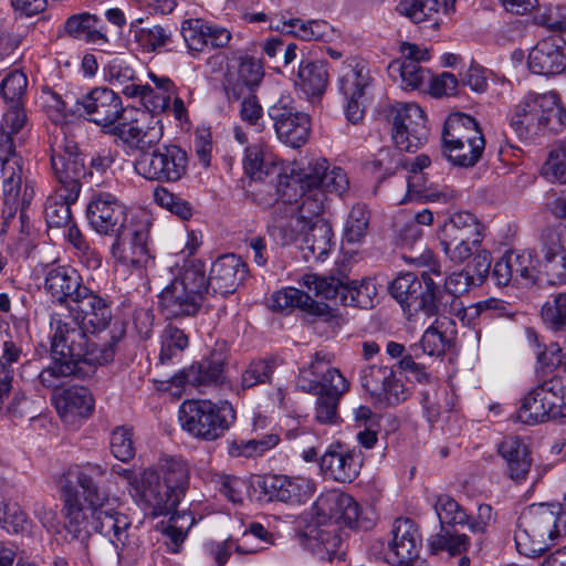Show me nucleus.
Instances as JSON below:
<instances>
[{
    "mask_svg": "<svg viewBox=\"0 0 566 566\" xmlns=\"http://www.w3.org/2000/svg\"><path fill=\"white\" fill-rule=\"evenodd\" d=\"M71 322L62 319L53 313L50 327L53 332L51 340L52 363L44 368L39 380L45 388H56L61 380L74 376L84 378L96 365L113 360L119 336L112 335L111 339L97 347L92 345L87 333H99L112 322L113 314L109 302L86 287L78 298L69 305Z\"/></svg>",
    "mask_w": 566,
    "mask_h": 566,
    "instance_id": "1",
    "label": "nucleus"
},
{
    "mask_svg": "<svg viewBox=\"0 0 566 566\" xmlns=\"http://www.w3.org/2000/svg\"><path fill=\"white\" fill-rule=\"evenodd\" d=\"M189 485V469L176 458L163 459L158 470L146 469L135 486L138 505L153 517L172 513Z\"/></svg>",
    "mask_w": 566,
    "mask_h": 566,
    "instance_id": "2",
    "label": "nucleus"
},
{
    "mask_svg": "<svg viewBox=\"0 0 566 566\" xmlns=\"http://www.w3.org/2000/svg\"><path fill=\"white\" fill-rule=\"evenodd\" d=\"M207 295L205 264L192 260L158 294V308L167 319L195 317L202 308Z\"/></svg>",
    "mask_w": 566,
    "mask_h": 566,
    "instance_id": "3",
    "label": "nucleus"
},
{
    "mask_svg": "<svg viewBox=\"0 0 566 566\" xmlns=\"http://www.w3.org/2000/svg\"><path fill=\"white\" fill-rule=\"evenodd\" d=\"M560 504L538 503L526 507L520 515L514 533L520 554L536 558L542 556L560 535Z\"/></svg>",
    "mask_w": 566,
    "mask_h": 566,
    "instance_id": "4",
    "label": "nucleus"
},
{
    "mask_svg": "<svg viewBox=\"0 0 566 566\" xmlns=\"http://www.w3.org/2000/svg\"><path fill=\"white\" fill-rule=\"evenodd\" d=\"M72 513V516L64 520V527L72 539L86 543L93 533H98L116 549H123L127 545L132 521L125 513L108 507L107 504L75 509Z\"/></svg>",
    "mask_w": 566,
    "mask_h": 566,
    "instance_id": "5",
    "label": "nucleus"
},
{
    "mask_svg": "<svg viewBox=\"0 0 566 566\" xmlns=\"http://www.w3.org/2000/svg\"><path fill=\"white\" fill-rule=\"evenodd\" d=\"M106 469L97 463H85L69 468L60 478L59 488L63 502L64 520L73 510L96 504H108L109 495L101 486Z\"/></svg>",
    "mask_w": 566,
    "mask_h": 566,
    "instance_id": "6",
    "label": "nucleus"
},
{
    "mask_svg": "<svg viewBox=\"0 0 566 566\" xmlns=\"http://www.w3.org/2000/svg\"><path fill=\"white\" fill-rule=\"evenodd\" d=\"M442 155L457 167L476 165L485 149L479 123L464 113L450 114L442 130Z\"/></svg>",
    "mask_w": 566,
    "mask_h": 566,
    "instance_id": "7",
    "label": "nucleus"
},
{
    "mask_svg": "<svg viewBox=\"0 0 566 566\" xmlns=\"http://www.w3.org/2000/svg\"><path fill=\"white\" fill-rule=\"evenodd\" d=\"M179 419L182 429L192 437L203 441H214L230 429L237 415L229 401L193 399L181 405Z\"/></svg>",
    "mask_w": 566,
    "mask_h": 566,
    "instance_id": "8",
    "label": "nucleus"
},
{
    "mask_svg": "<svg viewBox=\"0 0 566 566\" xmlns=\"http://www.w3.org/2000/svg\"><path fill=\"white\" fill-rule=\"evenodd\" d=\"M389 292L410 315L421 311L428 316H436L447 311L441 289L424 271L420 275L413 272L399 274L390 283Z\"/></svg>",
    "mask_w": 566,
    "mask_h": 566,
    "instance_id": "9",
    "label": "nucleus"
},
{
    "mask_svg": "<svg viewBox=\"0 0 566 566\" xmlns=\"http://www.w3.org/2000/svg\"><path fill=\"white\" fill-rule=\"evenodd\" d=\"M483 227L468 211L453 213L441 227L438 238L447 258L461 264L481 248Z\"/></svg>",
    "mask_w": 566,
    "mask_h": 566,
    "instance_id": "10",
    "label": "nucleus"
},
{
    "mask_svg": "<svg viewBox=\"0 0 566 566\" xmlns=\"http://www.w3.org/2000/svg\"><path fill=\"white\" fill-rule=\"evenodd\" d=\"M349 181L346 172L340 167H332L329 163L319 158L308 163L305 168L298 172H293L285 176L284 180L280 181V196L285 202H291L293 196L291 190L300 189H322L323 193L326 192L342 196L347 191Z\"/></svg>",
    "mask_w": 566,
    "mask_h": 566,
    "instance_id": "11",
    "label": "nucleus"
},
{
    "mask_svg": "<svg viewBox=\"0 0 566 566\" xmlns=\"http://www.w3.org/2000/svg\"><path fill=\"white\" fill-rule=\"evenodd\" d=\"M304 285L317 297L360 308L373 307V296L376 295V286L371 281L363 280L358 283L350 281L345 274H307L304 276Z\"/></svg>",
    "mask_w": 566,
    "mask_h": 566,
    "instance_id": "12",
    "label": "nucleus"
},
{
    "mask_svg": "<svg viewBox=\"0 0 566 566\" xmlns=\"http://www.w3.org/2000/svg\"><path fill=\"white\" fill-rule=\"evenodd\" d=\"M150 221L146 216L132 218L126 227L114 234L112 256L124 266L146 269L153 263L148 249Z\"/></svg>",
    "mask_w": 566,
    "mask_h": 566,
    "instance_id": "13",
    "label": "nucleus"
},
{
    "mask_svg": "<svg viewBox=\"0 0 566 566\" xmlns=\"http://www.w3.org/2000/svg\"><path fill=\"white\" fill-rule=\"evenodd\" d=\"M135 170L144 178L158 182H177L187 172V153L177 145L157 146L150 154L140 155Z\"/></svg>",
    "mask_w": 566,
    "mask_h": 566,
    "instance_id": "14",
    "label": "nucleus"
},
{
    "mask_svg": "<svg viewBox=\"0 0 566 566\" xmlns=\"http://www.w3.org/2000/svg\"><path fill=\"white\" fill-rule=\"evenodd\" d=\"M391 137L400 151L412 153L427 142L429 128L422 108L415 103L399 104L389 113Z\"/></svg>",
    "mask_w": 566,
    "mask_h": 566,
    "instance_id": "15",
    "label": "nucleus"
},
{
    "mask_svg": "<svg viewBox=\"0 0 566 566\" xmlns=\"http://www.w3.org/2000/svg\"><path fill=\"white\" fill-rule=\"evenodd\" d=\"M77 105L82 107L88 122L107 129L111 134L128 113H136L135 109L125 108L120 96L105 86L91 90L77 101Z\"/></svg>",
    "mask_w": 566,
    "mask_h": 566,
    "instance_id": "16",
    "label": "nucleus"
},
{
    "mask_svg": "<svg viewBox=\"0 0 566 566\" xmlns=\"http://www.w3.org/2000/svg\"><path fill=\"white\" fill-rule=\"evenodd\" d=\"M268 114L273 120L277 138L292 148L303 146L310 136L311 119L300 112L290 97H281L269 107Z\"/></svg>",
    "mask_w": 566,
    "mask_h": 566,
    "instance_id": "17",
    "label": "nucleus"
},
{
    "mask_svg": "<svg viewBox=\"0 0 566 566\" xmlns=\"http://www.w3.org/2000/svg\"><path fill=\"white\" fill-rule=\"evenodd\" d=\"M138 112L136 111L135 114ZM134 113H128L122 122H119L112 135L118 137L124 145L132 149L140 151V155L150 154V149H155L163 137V125L154 115L150 122L146 124L149 112H140L139 117H134Z\"/></svg>",
    "mask_w": 566,
    "mask_h": 566,
    "instance_id": "18",
    "label": "nucleus"
},
{
    "mask_svg": "<svg viewBox=\"0 0 566 566\" xmlns=\"http://www.w3.org/2000/svg\"><path fill=\"white\" fill-rule=\"evenodd\" d=\"M542 260L537 266L538 284L559 285L566 283V249L559 233L546 228L541 234Z\"/></svg>",
    "mask_w": 566,
    "mask_h": 566,
    "instance_id": "19",
    "label": "nucleus"
},
{
    "mask_svg": "<svg viewBox=\"0 0 566 566\" xmlns=\"http://www.w3.org/2000/svg\"><path fill=\"white\" fill-rule=\"evenodd\" d=\"M86 214L92 228L106 235H114L128 224L126 207L109 192H98L87 205Z\"/></svg>",
    "mask_w": 566,
    "mask_h": 566,
    "instance_id": "20",
    "label": "nucleus"
},
{
    "mask_svg": "<svg viewBox=\"0 0 566 566\" xmlns=\"http://www.w3.org/2000/svg\"><path fill=\"white\" fill-rule=\"evenodd\" d=\"M364 462L363 452L359 449H349L340 442L329 446L319 459L321 469L332 479L342 483L354 481Z\"/></svg>",
    "mask_w": 566,
    "mask_h": 566,
    "instance_id": "21",
    "label": "nucleus"
},
{
    "mask_svg": "<svg viewBox=\"0 0 566 566\" xmlns=\"http://www.w3.org/2000/svg\"><path fill=\"white\" fill-rule=\"evenodd\" d=\"M256 485L268 502L279 501L295 505L306 502L312 494L310 481L303 478L265 475L258 479Z\"/></svg>",
    "mask_w": 566,
    "mask_h": 566,
    "instance_id": "22",
    "label": "nucleus"
},
{
    "mask_svg": "<svg viewBox=\"0 0 566 566\" xmlns=\"http://www.w3.org/2000/svg\"><path fill=\"white\" fill-rule=\"evenodd\" d=\"M360 384L370 396L389 406L406 399L403 385L396 378L392 367L367 366L360 371Z\"/></svg>",
    "mask_w": 566,
    "mask_h": 566,
    "instance_id": "23",
    "label": "nucleus"
},
{
    "mask_svg": "<svg viewBox=\"0 0 566 566\" xmlns=\"http://www.w3.org/2000/svg\"><path fill=\"white\" fill-rule=\"evenodd\" d=\"M527 64L534 74L556 75L566 71V41L557 34L539 40L530 51Z\"/></svg>",
    "mask_w": 566,
    "mask_h": 566,
    "instance_id": "24",
    "label": "nucleus"
},
{
    "mask_svg": "<svg viewBox=\"0 0 566 566\" xmlns=\"http://www.w3.org/2000/svg\"><path fill=\"white\" fill-rule=\"evenodd\" d=\"M386 560L392 565L417 562L421 538L418 527L410 518H397L392 525Z\"/></svg>",
    "mask_w": 566,
    "mask_h": 566,
    "instance_id": "25",
    "label": "nucleus"
},
{
    "mask_svg": "<svg viewBox=\"0 0 566 566\" xmlns=\"http://www.w3.org/2000/svg\"><path fill=\"white\" fill-rule=\"evenodd\" d=\"M28 85L27 76L19 71L9 73L0 84V95L9 104L8 109L0 120L3 130L20 133L27 122V115L22 107L21 98Z\"/></svg>",
    "mask_w": 566,
    "mask_h": 566,
    "instance_id": "26",
    "label": "nucleus"
},
{
    "mask_svg": "<svg viewBox=\"0 0 566 566\" xmlns=\"http://www.w3.org/2000/svg\"><path fill=\"white\" fill-rule=\"evenodd\" d=\"M248 274L247 263L233 253L219 256L207 277L208 292L226 296L237 291Z\"/></svg>",
    "mask_w": 566,
    "mask_h": 566,
    "instance_id": "27",
    "label": "nucleus"
},
{
    "mask_svg": "<svg viewBox=\"0 0 566 566\" xmlns=\"http://www.w3.org/2000/svg\"><path fill=\"white\" fill-rule=\"evenodd\" d=\"M315 516H322L335 524L339 528L356 526L359 507L356 501L346 493L331 490L317 497L313 506Z\"/></svg>",
    "mask_w": 566,
    "mask_h": 566,
    "instance_id": "28",
    "label": "nucleus"
},
{
    "mask_svg": "<svg viewBox=\"0 0 566 566\" xmlns=\"http://www.w3.org/2000/svg\"><path fill=\"white\" fill-rule=\"evenodd\" d=\"M86 287L81 274L72 266L59 265L45 273L44 290L59 304L72 305Z\"/></svg>",
    "mask_w": 566,
    "mask_h": 566,
    "instance_id": "29",
    "label": "nucleus"
},
{
    "mask_svg": "<svg viewBox=\"0 0 566 566\" xmlns=\"http://www.w3.org/2000/svg\"><path fill=\"white\" fill-rule=\"evenodd\" d=\"M339 525L322 516H316L315 523L307 526L304 533V545L317 558L332 560L342 544Z\"/></svg>",
    "mask_w": 566,
    "mask_h": 566,
    "instance_id": "30",
    "label": "nucleus"
},
{
    "mask_svg": "<svg viewBox=\"0 0 566 566\" xmlns=\"http://www.w3.org/2000/svg\"><path fill=\"white\" fill-rule=\"evenodd\" d=\"M227 354L221 349H213L201 361L192 364L181 371L174 381L177 385H191L206 387L222 384L226 379Z\"/></svg>",
    "mask_w": 566,
    "mask_h": 566,
    "instance_id": "31",
    "label": "nucleus"
},
{
    "mask_svg": "<svg viewBox=\"0 0 566 566\" xmlns=\"http://www.w3.org/2000/svg\"><path fill=\"white\" fill-rule=\"evenodd\" d=\"M52 170L55 179L59 184L57 191L64 192L63 196L69 197V200L76 201L78 199L82 180L92 176V172L87 174L84 159H73L67 157L66 159L60 156L52 158Z\"/></svg>",
    "mask_w": 566,
    "mask_h": 566,
    "instance_id": "32",
    "label": "nucleus"
},
{
    "mask_svg": "<svg viewBox=\"0 0 566 566\" xmlns=\"http://www.w3.org/2000/svg\"><path fill=\"white\" fill-rule=\"evenodd\" d=\"M510 125L521 139H533L541 135L538 94L528 93L514 107Z\"/></svg>",
    "mask_w": 566,
    "mask_h": 566,
    "instance_id": "33",
    "label": "nucleus"
},
{
    "mask_svg": "<svg viewBox=\"0 0 566 566\" xmlns=\"http://www.w3.org/2000/svg\"><path fill=\"white\" fill-rule=\"evenodd\" d=\"M18 134L19 133L3 130L0 126V164L2 185H12L13 182H23L29 180L23 169V159L15 149V135Z\"/></svg>",
    "mask_w": 566,
    "mask_h": 566,
    "instance_id": "34",
    "label": "nucleus"
},
{
    "mask_svg": "<svg viewBox=\"0 0 566 566\" xmlns=\"http://www.w3.org/2000/svg\"><path fill=\"white\" fill-rule=\"evenodd\" d=\"M329 73L325 61H302L297 72L295 86L307 98H319L328 84Z\"/></svg>",
    "mask_w": 566,
    "mask_h": 566,
    "instance_id": "35",
    "label": "nucleus"
},
{
    "mask_svg": "<svg viewBox=\"0 0 566 566\" xmlns=\"http://www.w3.org/2000/svg\"><path fill=\"white\" fill-rule=\"evenodd\" d=\"M332 227L324 219H316L303 231L301 249L306 260L322 261L332 249Z\"/></svg>",
    "mask_w": 566,
    "mask_h": 566,
    "instance_id": "36",
    "label": "nucleus"
},
{
    "mask_svg": "<svg viewBox=\"0 0 566 566\" xmlns=\"http://www.w3.org/2000/svg\"><path fill=\"white\" fill-rule=\"evenodd\" d=\"M516 419L526 424L556 420L543 382L524 396Z\"/></svg>",
    "mask_w": 566,
    "mask_h": 566,
    "instance_id": "37",
    "label": "nucleus"
},
{
    "mask_svg": "<svg viewBox=\"0 0 566 566\" xmlns=\"http://www.w3.org/2000/svg\"><path fill=\"white\" fill-rule=\"evenodd\" d=\"M497 451L506 462L510 478L517 482L524 480L532 464L527 446L518 437H509L499 444Z\"/></svg>",
    "mask_w": 566,
    "mask_h": 566,
    "instance_id": "38",
    "label": "nucleus"
},
{
    "mask_svg": "<svg viewBox=\"0 0 566 566\" xmlns=\"http://www.w3.org/2000/svg\"><path fill=\"white\" fill-rule=\"evenodd\" d=\"M293 200L297 205L295 212L296 226H302L304 230L310 223L321 219L319 216L324 209V201L326 199L322 189H300L291 190Z\"/></svg>",
    "mask_w": 566,
    "mask_h": 566,
    "instance_id": "39",
    "label": "nucleus"
},
{
    "mask_svg": "<svg viewBox=\"0 0 566 566\" xmlns=\"http://www.w3.org/2000/svg\"><path fill=\"white\" fill-rule=\"evenodd\" d=\"M55 407L61 416L88 417L94 409V399L86 387L73 386L56 397Z\"/></svg>",
    "mask_w": 566,
    "mask_h": 566,
    "instance_id": "40",
    "label": "nucleus"
},
{
    "mask_svg": "<svg viewBox=\"0 0 566 566\" xmlns=\"http://www.w3.org/2000/svg\"><path fill=\"white\" fill-rule=\"evenodd\" d=\"M244 172L253 180H264L268 177L277 179V192L280 193V181L286 175H282V166L264 158L263 150L259 145L248 146L243 158Z\"/></svg>",
    "mask_w": 566,
    "mask_h": 566,
    "instance_id": "41",
    "label": "nucleus"
},
{
    "mask_svg": "<svg viewBox=\"0 0 566 566\" xmlns=\"http://www.w3.org/2000/svg\"><path fill=\"white\" fill-rule=\"evenodd\" d=\"M34 193V187L30 180L2 185V218L4 226H9L11 221H14L19 207L30 206Z\"/></svg>",
    "mask_w": 566,
    "mask_h": 566,
    "instance_id": "42",
    "label": "nucleus"
},
{
    "mask_svg": "<svg viewBox=\"0 0 566 566\" xmlns=\"http://www.w3.org/2000/svg\"><path fill=\"white\" fill-rule=\"evenodd\" d=\"M541 135L558 133L566 127V109L556 93L538 94Z\"/></svg>",
    "mask_w": 566,
    "mask_h": 566,
    "instance_id": "43",
    "label": "nucleus"
},
{
    "mask_svg": "<svg viewBox=\"0 0 566 566\" xmlns=\"http://www.w3.org/2000/svg\"><path fill=\"white\" fill-rule=\"evenodd\" d=\"M431 160L429 156L422 154L413 159L405 158L400 151H396L390 156L389 150H381L379 158L373 161L376 168L385 167L387 174L394 172L397 168L408 169L411 175L405 176V181L408 184V179L413 178L416 175H422V169L429 167Z\"/></svg>",
    "mask_w": 566,
    "mask_h": 566,
    "instance_id": "44",
    "label": "nucleus"
},
{
    "mask_svg": "<svg viewBox=\"0 0 566 566\" xmlns=\"http://www.w3.org/2000/svg\"><path fill=\"white\" fill-rule=\"evenodd\" d=\"M275 29L303 41H325L333 32L332 27L324 20L290 19L283 21L282 28L276 25Z\"/></svg>",
    "mask_w": 566,
    "mask_h": 566,
    "instance_id": "45",
    "label": "nucleus"
},
{
    "mask_svg": "<svg viewBox=\"0 0 566 566\" xmlns=\"http://www.w3.org/2000/svg\"><path fill=\"white\" fill-rule=\"evenodd\" d=\"M471 275L470 271L463 269L459 272H453L444 280V289L441 290L443 302L447 303V311L444 313L458 314L463 310L459 296L467 293L472 285H478Z\"/></svg>",
    "mask_w": 566,
    "mask_h": 566,
    "instance_id": "46",
    "label": "nucleus"
},
{
    "mask_svg": "<svg viewBox=\"0 0 566 566\" xmlns=\"http://www.w3.org/2000/svg\"><path fill=\"white\" fill-rule=\"evenodd\" d=\"M308 292L298 289L289 287L273 293L271 297V307L274 311H282L289 307H298L308 313H321V304L310 295Z\"/></svg>",
    "mask_w": 566,
    "mask_h": 566,
    "instance_id": "47",
    "label": "nucleus"
},
{
    "mask_svg": "<svg viewBox=\"0 0 566 566\" xmlns=\"http://www.w3.org/2000/svg\"><path fill=\"white\" fill-rule=\"evenodd\" d=\"M279 359L275 357L252 360L241 375L242 389H250L256 385L270 384Z\"/></svg>",
    "mask_w": 566,
    "mask_h": 566,
    "instance_id": "48",
    "label": "nucleus"
},
{
    "mask_svg": "<svg viewBox=\"0 0 566 566\" xmlns=\"http://www.w3.org/2000/svg\"><path fill=\"white\" fill-rule=\"evenodd\" d=\"M63 195L64 192L56 190L46 200L44 216L50 228H62L72 223L71 205L75 201L69 200V197Z\"/></svg>",
    "mask_w": 566,
    "mask_h": 566,
    "instance_id": "49",
    "label": "nucleus"
},
{
    "mask_svg": "<svg viewBox=\"0 0 566 566\" xmlns=\"http://www.w3.org/2000/svg\"><path fill=\"white\" fill-rule=\"evenodd\" d=\"M161 348L159 359L163 364L178 357L189 345V338L184 329L167 325L160 335Z\"/></svg>",
    "mask_w": 566,
    "mask_h": 566,
    "instance_id": "50",
    "label": "nucleus"
},
{
    "mask_svg": "<svg viewBox=\"0 0 566 566\" xmlns=\"http://www.w3.org/2000/svg\"><path fill=\"white\" fill-rule=\"evenodd\" d=\"M469 544V537L465 534H459L446 527L429 538V548L432 554L447 551L452 556L461 555L467 552Z\"/></svg>",
    "mask_w": 566,
    "mask_h": 566,
    "instance_id": "51",
    "label": "nucleus"
},
{
    "mask_svg": "<svg viewBox=\"0 0 566 566\" xmlns=\"http://www.w3.org/2000/svg\"><path fill=\"white\" fill-rule=\"evenodd\" d=\"M280 441L277 434H266L260 439L233 440L230 442L228 452L232 457H253L275 447Z\"/></svg>",
    "mask_w": 566,
    "mask_h": 566,
    "instance_id": "52",
    "label": "nucleus"
},
{
    "mask_svg": "<svg viewBox=\"0 0 566 566\" xmlns=\"http://www.w3.org/2000/svg\"><path fill=\"white\" fill-rule=\"evenodd\" d=\"M510 258L511 272L513 274L514 285H531L538 283L537 268L533 264L532 254L530 252L523 253H507Z\"/></svg>",
    "mask_w": 566,
    "mask_h": 566,
    "instance_id": "53",
    "label": "nucleus"
},
{
    "mask_svg": "<svg viewBox=\"0 0 566 566\" xmlns=\"http://www.w3.org/2000/svg\"><path fill=\"white\" fill-rule=\"evenodd\" d=\"M436 512L442 527L468 524L469 515L460 504L448 495H441L436 502Z\"/></svg>",
    "mask_w": 566,
    "mask_h": 566,
    "instance_id": "54",
    "label": "nucleus"
},
{
    "mask_svg": "<svg viewBox=\"0 0 566 566\" xmlns=\"http://www.w3.org/2000/svg\"><path fill=\"white\" fill-rule=\"evenodd\" d=\"M544 324L552 331H566V293L552 296L542 307Z\"/></svg>",
    "mask_w": 566,
    "mask_h": 566,
    "instance_id": "55",
    "label": "nucleus"
},
{
    "mask_svg": "<svg viewBox=\"0 0 566 566\" xmlns=\"http://www.w3.org/2000/svg\"><path fill=\"white\" fill-rule=\"evenodd\" d=\"M369 84V76L364 67L348 65L339 78V91L345 98L363 97Z\"/></svg>",
    "mask_w": 566,
    "mask_h": 566,
    "instance_id": "56",
    "label": "nucleus"
},
{
    "mask_svg": "<svg viewBox=\"0 0 566 566\" xmlns=\"http://www.w3.org/2000/svg\"><path fill=\"white\" fill-rule=\"evenodd\" d=\"M122 93L127 97H139L145 108L153 115L164 113L167 99L155 96L149 84L140 85L132 81L123 85Z\"/></svg>",
    "mask_w": 566,
    "mask_h": 566,
    "instance_id": "57",
    "label": "nucleus"
},
{
    "mask_svg": "<svg viewBox=\"0 0 566 566\" xmlns=\"http://www.w3.org/2000/svg\"><path fill=\"white\" fill-rule=\"evenodd\" d=\"M408 192H413L432 202H449L454 197V191L448 187L427 186L423 176L420 175L408 179Z\"/></svg>",
    "mask_w": 566,
    "mask_h": 566,
    "instance_id": "58",
    "label": "nucleus"
},
{
    "mask_svg": "<svg viewBox=\"0 0 566 566\" xmlns=\"http://www.w3.org/2000/svg\"><path fill=\"white\" fill-rule=\"evenodd\" d=\"M542 171L546 178L566 185V139L551 150Z\"/></svg>",
    "mask_w": 566,
    "mask_h": 566,
    "instance_id": "59",
    "label": "nucleus"
},
{
    "mask_svg": "<svg viewBox=\"0 0 566 566\" xmlns=\"http://www.w3.org/2000/svg\"><path fill=\"white\" fill-rule=\"evenodd\" d=\"M328 364L329 360L324 358L317 394L340 397L348 390L349 384L337 368L329 367Z\"/></svg>",
    "mask_w": 566,
    "mask_h": 566,
    "instance_id": "60",
    "label": "nucleus"
},
{
    "mask_svg": "<svg viewBox=\"0 0 566 566\" xmlns=\"http://www.w3.org/2000/svg\"><path fill=\"white\" fill-rule=\"evenodd\" d=\"M556 420L566 418V379L554 376L543 381Z\"/></svg>",
    "mask_w": 566,
    "mask_h": 566,
    "instance_id": "61",
    "label": "nucleus"
},
{
    "mask_svg": "<svg viewBox=\"0 0 566 566\" xmlns=\"http://www.w3.org/2000/svg\"><path fill=\"white\" fill-rule=\"evenodd\" d=\"M446 348L447 337L434 326H430L424 331L419 344L410 346V350L416 357H419L420 353L429 356H439L444 353Z\"/></svg>",
    "mask_w": 566,
    "mask_h": 566,
    "instance_id": "62",
    "label": "nucleus"
},
{
    "mask_svg": "<svg viewBox=\"0 0 566 566\" xmlns=\"http://www.w3.org/2000/svg\"><path fill=\"white\" fill-rule=\"evenodd\" d=\"M111 451L122 462L130 461L135 455L132 428L122 426L113 430L111 434Z\"/></svg>",
    "mask_w": 566,
    "mask_h": 566,
    "instance_id": "63",
    "label": "nucleus"
},
{
    "mask_svg": "<svg viewBox=\"0 0 566 566\" xmlns=\"http://www.w3.org/2000/svg\"><path fill=\"white\" fill-rule=\"evenodd\" d=\"M154 199L160 207L169 210L182 220H188L192 216V207L190 203L164 187H157L155 189Z\"/></svg>",
    "mask_w": 566,
    "mask_h": 566,
    "instance_id": "64",
    "label": "nucleus"
}]
</instances>
